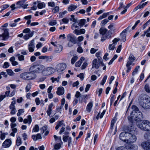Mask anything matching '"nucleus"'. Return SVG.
<instances>
[{"label":"nucleus","instance_id":"72a5a7b5","mask_svg":"<svg viewBox=\"0 0 150 150\" xmlns=\"http://www.w3.org/2000/svg\"><path fill=\"white\" fill-rule=\"evenodd\" d=\"M59 7L58 6H56L52 9V11L54 13H56L59 11Z\"/></svg>","mask_w":150,"mask_h":150},{"label":"nucleus","instance_id":"412c9836","mask_svg":"<svg viewBox=\"0 0 150 150\" xmlns=\"http://www.w3.org/2000/svg\"><path fill=\"white\" fill-rule=\"evenodd\" d=\"M33 32H34L33 31L30 32H29V34H27L23 36V38L25 40H28L30 38L32 37L33 35Z\"/></svg>","mask_w":150,"mask_h":150},{"label":"nucleus","instance_id":"f8f14e48","mask_svg":"<svg viewBox=\"0 0 150 150\" xmlns=\"http://www.w3.org/2000/svg\"><path fill=\"white\" fill-rule=\"evenodd\" d=\"M128 133L125 132H121L119 135L120 139L122 141L127 143V137H126L127 134Z\"/></svg>","mask_w":150,"mask_h":150},{"label":"nucleus","instance_id":"2eb2a0df","mask_svg":"<svg viewBox=\"0 0 150 150\" xmlns=\"http://www.w3.org/2000/svg\"><path fill=\"white\" fill-rule=\"evenodd\" d=\"M99 62H98L97 59H94L92 62V68H95L96 69H98L99 68Z\"/></svg>","mask_w":150,"mask_h":150},{"label":"nucleus","instance_id":"4c0bfd02","mask_svg":"<svg viewBox=\"0 0 150 150\" xmlns=\"http://www.w3.org/2000/svg\"><path fill=\"white\" fill-rule=\"evenodd\" d=\"M139 68V66H137L134 70L133 71V72L132 73V75L133 76H134L137 73V71H138V69Z\"/></svg>","mask_w":150,"mask_h":150},{"label":"nucleus","instance_id":"09e8293b","mask_svg":"<svg viewBox=\"0 0 150 150\" xmlns=\"http://www.w3.org/2000/svg\"><path fill=\"white\" fill-rule=\"evenodd\" d=\"M70 137H69L68 136H65L63 135V141L64 142H67L69 139V138Z\"/></svg>","mask_w":150,"mask_h":150},{"label":"nucleus","instance_id":"423d86ee","mask_svg":"<svg viewBox=\"0 0 150 150\" xmlns=\"http://www.w3.org/2000/svg\"><path fill=\"white\" fill-rule=\"evenodd\" d=\"M54 68L49 67L46 68L44 67L42 70V72L43 75L44 76L50 75L54 73Z\"/></svg>","mask_w":150,"mask_h":150},{"label":"nucleus","instance_id":"4be33fe9","mask_svg":"<svg viewBox=\"0 0 150 150\" xmlns=\"http://www.w3.org/2000/svg\"><path fill=\"white\" fill-rule=\"evenodd\" d=\"M108 28L110 29L108 32H109V34H110V32L112 31H114L115 30L116 28L115 27V25L113 23H110V25L108 26Z\"/></svg>","mask_w":150,"mask_h":150},{"label":"nucleus","instance_id":"f03ea898","mask_svg":"<svg viewBox=\"0 0 150 150\" xmlns=\"http://www.w3.org/2000/svg\"><path fill=\"white\" fill-rule=\"evenodd\" d=\"M20 77L23 79L31 80L35 79L36 77V75L30 71L22 73L20 75Z\"/></svg>","mask_w":150,"mask_h":150},{"label":"nucleus","instance_id":"0eeeda50","mask_svg":"<svg viewBox=\"0 0 150 150\" xmlns=\"http://www.w3.org/2000/svg\"><path fill=\"white\" fill-rule=\"evenodd\" d=\"M66 64L64 63H62L58 64L56 67V70L58 73H61L67 67Z\"/></svg>","mask_w":150,"mask_h":150},{"label":"nucleus","instance_id":"de8ad7c7","mask_svg":"<svg viewBox=\"0 0 150 150\" xmlns=\"http://www.w3.org/2000/svg\"><path fill=\"white\" fill-rule=\"evenodd\" d=\"M9 66V64L8 62H5L4 63L3 66L4 68L6 69Z\"/></svg>","mask_w":150,"mask_h":150},{"label":"nucleus","instance_id":"338daca9","mask_svg":"<svg viewBox=\"0 0 150 150\" xmlns=\"http://www.w3.org/2000/svg\"><path fill=\"white\" fill-rule=\"evenodd\" d=\"M24 140H25L27 138V135L26 133H24L22 134Z\"/></svg>","mask_w":150,"mask_h":150},{"label":"nucleus","instance_id":"6e6552de","mask_svg":"<svg viewBox=\"0 0 150 150\" xmlns=\"http://www.w3.org/2000/svg\"><path fill=\"white\" fill-rule=\"evenodd\" d=\"M25 1L26 0H23L17 2L16 4L17 6V8H18L21 7H22L23 8H26L28 6V4H25Z\"/></svg>","mask_w":150,"mask_h":150},{"label":"nucleus","instance_id":"5701e85b","mask_svg":"<svg viewBox=\"0 0 150 150\" xmlns=\"http://www.w3.org/2000/svg\"><path fill=\"white\" fill-rule=\"evenodd\" d=\"M107 33V35L106 36H104V35H102L101 40V41L103 42L107 39H108L111 38V35L112 33L109 34V32H108Z\"/></svg>","mask_w":150,"mask_h":150},{"label":"nucleus","instance_id":"bb28decb","mask_svg":"<svg viewBox=\"0 0 150 150\" xmlns=\"http://www.w3.org/2000/svg\"><path fill=\"white\" fill-rule=\"evenodd\" d=\"M77 8V6H76L71 4L68 7V10L69 11H71Z\"/></svg>","mask_w":150,"mask_h":150},{"label":"nucleus","instance_id":"7c9ffc66","mask_svg":"<svg viewBox=\"0 0 150 150\" xmlns=\"http://www.w3.org/2000/svg\"><path fill=\"white\" fill-rule=\"evenodd\" d=\"M38 8L39 9L45 7V4L44 2H40L37 5Z\"/></svg>","mask_w":150,"mask_h":150},{"label":"nucleus","instance_id":"5fc2aeb1","mask_svg":"<svg viewBox=\"0 0 150 150\" xmlns=\"http://www.w3.org/2000/svg\"><path fill=\"white\" fill-rule=\"evenodd\" d=\"M71 18H70V20L71 21H72L73 22L76 23L77 20L74 18V15H71Z\"/></svg>","mask_w":150,"mask_h":150},{"label":"nucleus","instance_id":"864d4df0","mask_svg":"<svg viewBox=\"0 0 150 150\" xmlns=\"http://www.w3.org/2000/svg\"><path fill=\"white\" fill-rule=\"evenodd\" d=\"M57 23L56 20H53L50 22L49 24L50 25H54L56 24Z\"/></svg>","mask_w":150,"mask_h":150},{"label":"nucleus","instance_id":"a211bd4d","mask_svg":"<svg viewBox=\"0 0 150 150\" xmlns=\"http://www.w3.org/2000/svg\"><path fill=\"white\" fill-rule=\"evenodd\" d=\"M32 121V117L30 115H29L27 116V119H25L23 120V123L25 124L28 123L29 125H30Z\"/></svg>","mask_w":150,"mask_h":150},{"label":"nucleus","instance_id":"052dcab7","mask_svg":"<svg viewBox=\"0 0 150 150\" xmlns=\"http://www.w3.org/2000/svg\"><path fill=\"white\" fill-rule=\"evenodd\" d=\"M74 33L77 35H79L81 34L80 30L75 29L73 32Z\"/></svg>","mask_w":150,"mask_h":150},{"label":"nucleus","instance_id":"79ce46f5","mask_svg":"<svg viewBox=\"0 0 150 150\" xmlns=\"http://www.w3.org/2000/svg\"><path fill=\"white\" fill-rule=\"evenodd\" d=\"M6 71L8 74L10 76H12L14 74L13 71L11 69H8L6 70Z\"/></svg>","mask_w":150,"mask_h":150},{"label":"nucleus","instance_id":"4468645a","mask_svg":"<svg viewBox=\"0 0 150 150\" xmlns=\"http://www.w3.org/2000/svg\"><path fill=\"white\" fill-rule=\"evenodd\" d=\"M11 140L7 139L2 144V146L5 148L9 147L11 145Z\"/></svg>","mask_w":150,"mask_h":150},{"label":"nucleus","instance_id":"39448f33","mask_svg":"<svg viewBox=\"0 0 150 150\" xmlns=\"http://www.w3.org/2000/svg\"><path fill=\"white\" fill-rule=\"evenodd\" d=\"M130 132L127 134V143H132L135 142L137 139V137L135 135L132 133V130L130 129Z\"/></svg>","mask_w":150,"mask_h":150},{"label":"nucleus","instance_id":"58836bf2","mask_svg":"<svg viewBox=\"0 0 150 150\" xmlns=\"http://www.w3.org/2000/svg\"><path fill=\"white\" fill-rule=\"evenodd\" d=\"M60 78V77L59 76H58L57 78L52 77L51 78V80H52V83L54 82L55 81H57V82H58Z\"/></svg>","mask_w":150,"mask_h":150},{"label":"nucleus","instance_id":"680f3d73","mask_svg":"<svg viewBox=\"0 0 150 150\" xmlns=\"http://www.w3.org/2000/svg\"><path fill=\"white\" fill-rule=\"evenodd\" d=\"M121 36H122L121 41L122 42H125L126 38V35L125 34H122V35Z\"/></svg>","mask_w":150,"mask_h":150},{"label":"nucleus","instance_id":"1a4fd4ad","mask_svg":"<svg viewBox=\"0 0 150 150\" xmlns=\"http://www.w3.org/2000/svg\"><path fill=\"white\" fill-rule=\"evenodd\" d=\"M67 37L69 41H70L74 44L76 43V39L74 35L69 34L67 35Z\"/></svg>","mask_w":150,"mask_h":150},{"label":"nucleus","instance_id":"f704fd0d","mask_svg":"<svg viewBox=\"0 0 150 150\" xmlns=\"http://www.w3.org/2000/svg\"><path fill=\"white\" fill-rule=\"evenodd\" d=\"M21 144V138L18 137L17 138L16 141V145L17 146H20Z\"/></svg>","mask_w":150,"mask_h":150},{"label":"nucleus","instance_id":"bf43d9fd","mask_svg":"<svg viewBox=\"0 0 150 150\" xmlns=\"http://www.w3.org/2000/svg\"><path fill=\"white\" fill-rule=\"evenodd\" d=\"M31 85L29 84H28L25 87V90L26 92L29 91L31 88Z\"/></svg>","mask_w":150,"mask_h":150},{"label":"nucleus","instance_id":"13d9d810","mask_svg":"<svg viewBox=\"0 0 150 150\" xmlns=\"http://www.w3.org/2000/svg\"><path fill=\"white\" fill-rule=\"evenodd\" d=\"M35 101L37 105H39L40 103V100L39 98H35Z\"/></svg>","mask_w":150,"mask_h":150},{"label":"nucleus","instance_id":"a878e982","mask_svg":"<svg viewBox=\"0 0 150 150\" xmlns=\"http://www.w3.org/2000/svg\"><path fill=\"white\" fill-rule=\"evenodd\" d=\"M117 120L116 116H115L112 119L111 122L110 129H112L113 127L114 126V124L115 123Z\"/></svg>","mask_w":150,"mask_h":150},{"label":"nucleus","instance_id":"f257e3e1","mask_svg":"<svg viewBox=\"0 0 150 150\" xmlns=\"http://www.w3.org/2000/svg\"><path fill=\"white\" fill-rule=\"evenodd\" d=\"M132 108L133 110L130 116L128 117V120L131 123L134 120L137 121V126L141 129L146 131H150V122L142 120L143 118L142 113L136 106L133 105Z\"/></svg>","mask_w":150,"mask_h":150},{"label":"nucleus","instance_id":"473e14b6","mask_svg":"<svg viewBox=\"0 0 150 150\" xmlns=\"http://www.w3.org/2000/svg\"><path fill=\"white\" fill-rule=\"evenodd\" d=\"M86 22V20L84 19H81L79 22V25L81 27L83 26L85 24Z\"/></svg>","mask_w":150,"mask_h":150},{"label":"nucleus","instance_id":"37998d69","mask_svg":"<svg viewBox=\"0 0 150 150\" xmlns=\"http://www.w3.org/2000/svg\"><path fill=\"white\" fill-rule=\"evenodd\" d=\"M144 89L146 92L147 93H149L150 92L149 87L148 84H146L145 85L144 87Z\"/></svg>","mask_w":150,"mask_h":150},{"label":"nucleus","instance_id":"e2e57ef3","mask_svg":"<svg viewBox=\"0 0 150 150\" xmlns=\"http://www.w3.org/2000/svg\"><path fill=\"white\" fill-rule=\"evenodd\" d=\"M52 110L51 109H49L48 108V109L46 111L47 115L50 116L52 113Z\"/></svg>","mask_w":150,"mask_h":150},{"label":"nucleus","instance_id":"2f4dec72","mask_svg":"<svg viewBox=\"0 0 150 150\" xmlns=\"http://www.w3.org/2000/svg\"><path fill=\"white\" fill-rule=\"evenodd\" d=\"M39 130V127L38 125H36L34 127L32 130V132H38Z\"/></svg>","mask_w":150,"mask_h":150},{"label":"nucleus","instance_id":"c03bdc74","mask_svg":"<svg viewBox=\"0 0 150 150\" xmlns=\"http://www.w3.org/2000/svg\"><path fill=\"white\" fill-rule=\"evenodd\" d=\"M78 57L77 56H74L71 59V62L72 64H74L75 62L77 60Z\"/></svg>","mask_w":150,"mask_h":150},{"label":"nucleus","instance_id":"603ef678","mask_svg":"<svg viewBox=\"0 0 150 150\" xmlns=\"http://www.w3.org/2000/svg\"><path fill=\"white\" fill-rule=\"evenodd\" d=\"M61 146V145L60 143H57L54 145V149L55 150H58L60 148Z\"/></svg>","mask_w":150,"mask_h":150},{"label":"nucleus","instance_id":"9d476101","mask_svg":"<svg viewBox=\"0 0 150 150\" xmlns=\"http://www.w3.org/2000/svg\"><path fill=\"white\" fill-rule=\"evenodd\" d=\"M4 32L3 34L0 35V37H2V39L3 40H6L7 39L9 36L8 30L7 29H4Z\"/></svg>","mask_w":150,"mask_h":150},{"label":"nucleus","instance_id":"7ed1b4c3","mask_svg":"<svg viewBox=\"0 0 150 150\" xmlns=\"http://www.w3.org/2000/svg\"><path fill=\"white\" fill-rule=\"evenodd\" d=\"M140 105L144 108L150 109V97L146 96L144 98L142 101L140 102Z\"/></svg>","mask_w":150,"mask_h":150},{"label":"nucleus","instance_id":"0e129e2a","mask_svg":"<svg viewBox=\"0 0 150 150\" xmlns=\"http://www.w3.org/2000/svg\"><path fill=\"white\" fill-rule=\"evenodd\" d=\"M68 147H70V144H71V138L70 137L69 138V139L68 140Z\"/></svg>","mask_w":150,"mask_h":150},{"label":"nucleus","instance_id":"b1692460","mask_svg":"<svg viewBox=\"0 0 150 150\" xmlns=\"http://www.w3.org/2000/svg\"><path fill=\"white\" fill-rule=\"evenodd\" d=\"M62 48L63 47L61 45H57L55 48V51L57 53L60 52L62 51Z\"/></svg>","mask_w":150,"mask_h":150},{"label":"nucleus","instance_id":"f3484780","mask_svg":"<svg viewBox=\"0 0 150 150\" xmlns=\"http://www.w3.org/2000/svg\"><path fill=\"white\" fill-rule=\"evenodd\" d=\"M126 147L129 150H137V146L134 144H128L126 146Z\"/></svg>","mask_w":150,"mask_h":150},{"label":"nucleus","instance_id":"20e7f679","mask_svg":"<svg viewBox=\"0 0 150 150\" xmlns=\"http://www.w3.org/2000/svg\"><path fill=\"white\" fill-rule=\"evenodd\" d=\"M44 66L40 64L35 65L30 67L29 70L31 72L39 73L42 71Z\"/></svg>","mask_w":150,"mask_h":150},{"label":"nucleus","instance_id":"ddd939ff","mask_svg":"<svg viewBox=\"0 0 150 150\" xmlns=\"http://www.w3.org/2000/svg\"><path fill=\"white\" fill-rule=\"evenodd\" d=\"M141 145L145 150H150V142H143L141 144Z\"/></svg>","mask_w":150,"mask_h":150},{"label":"nucleus","instance_id":"c85d7f7f","mask_svg":"<svg viewBox=\"0 0 150 150\" xmlns=\"http://www.w3.org/2000/svg\"><path fill=\"white\" fill-rule=\"evenodd\" d=\"M16 103V101L15 100H14L13 101H12L10 105L9 106V108L10 110H13V109H15V104Z\"/></svg>","mask_w":150,"mask_h":150},{"label":"nucleus","instance_id":"cd10ccee","mask_svg":"<svg viewBox=\"0 0 150 150\" xmlns=\"http://www.w3.org/2000/svg\"><path fill=\"white\" fill-rule=\"evenodd\" d=\"M107 30H108L106 28H101L99 30L100 33L102 35H104Z\"/></svg>","mask_w":150,"mask_h":150},{"label":"nucleus","instance_id":"6e6d98bb","mask_svg":"<svg viewBox=\"0 0 150 150\" xmlns=\"http://www.w3.org/2000/svg\"><path fill=\"white\" fill-rule=\"evenodd\" d=\"M87 65L88 64L86 62H84L81 67V69H85Z\"/></svg>","mask_w":150,"mask_h":150},{"label":"nucleus","instance_id":"8fccbe9b","mask_svg":"<svg viewBox=\"0 0 150 150\" xmlns=\"http://www.w3.org/2000/svg\"><path fill=\"white\" fill-rule=\"evenodd\" d=\"M9 7V6L7 4H4L2 6V10L0 11L1 12H2V11L6 9L7 8Z\"/></svg>","mask_w":150,"mask_h":150},{"label":"nucleus","instance_id":"69168bd1","mask_svg":"<svg viewBox=\"0 0 150 150\" xmlns=\"http://www.w3.org/2000/svg\"><path fill=\"white\" fill-rule=\"evenodd\" d=\"M67 13V11H64L62 12H60L59 13V16L62 17H63V16L64 15Z\"/></svg>","mask_w":150,"mask_h":150},{"label":"nucleus","instance_id":"9b49d317","mask_svg":"<svg viewBox=\"0 0 150 150\" xmlns=\"http://www.w3.org/2000/svg\"><path fill=\"white\" fill-rule=\"evenodd\" d=\"M34 42V40L33 39L30 42L28 45V49L30 52H33L34 51V49L35 47Z\"/></svg>","mask_w":150,"mask_h":150},{"label":"nucleus","instance_id":"a18cd8bd","mask_svg":"<svg viewBox=\"0 0 150 150\" xmlns=\"http://www.w3.org/2000/svg\"><path fill=\"white\" fill-rule=\"evenodd\" d=\"M24 112V110L23 109H20L18 110V112L17 113L18 116H19L22 114Z\"/></svg>","mask_w":150,"mask_h":150},{"label":"nucleus","instance_id":"e433bc0d","mask_svg":"<svg viewBox=\"0 0 150 150\" xmlns=\"http://www.w3.org/2000/svg\"><path fill=\"white\" fill-rule=\"evenodd\" d=\"M135 59V58L132 54H130L129 57V61L133 62Z\"/></svg>","mask_w":150,"mask_h":150},{"label":"nucleus","instance_id":"c9c22d12","mask_svg":"<svg viewBox=\"0 0 150 150\" xmlns=\"http://www.w3.org/2000/svg\"><path fill=\"white\" fill-rule=\"evenodd\" d=\"M149 133L148 132L145 133L144 135V137L146 139L150 140V136L149 135Z\"/></svg>","mask_w":150,"mask_h":150},{"label":"nucleus","instance_id":"6ab92c4d","mask_svg":"<svg viewBox=\"0 0 150 150\" xmlns=\"http://www.w3.org/2000/svg\"><path fill=\"white\" fill-rule=\"evenodd\" d=\"M64 93V89L63 87H60L58 88L57 93L59 95H63Z\"/></svg>","mask_w":150,"mask_h":150},{"label":"nucleus","instance_id":"aec40b11","mask_svg":"<svg viewBox=\"0 0 150 150\" xmlns=\"http://www.w3.org/2000/svg\"><path fill=\"white\" fill-rule=\"evenodd\" d=\"M93 106V102L91 101L89 102L87 105L86 108V110L88 112H90L91 109H92Z\"/></svg>","mask_w":150,"mask_h":150},{"label":"nucleus","instance_id":"3c124183","mask_svg":"<svg viewBox=\"0 0 150 150\" xmlns=\"http://www.w3.org/2000/svg\"><path fill=\"white\" fill-rule=\"evenodd\" d=\"M48 6L54 7L55 6V3L54 2H49L48 3Z\"/></svg>","mask_w":150,"mask_h":150},{"label":"nucleus","instance_id":"4d7b16f0","mask_svg":"<svg viewBox=\"0 0 150 150\" xmlns=\"http://www.w3.org/2000/svg\"><path fill=\"white\" fill-rule=\"evenodd\" d=\"M83 73H80L79 74L77 75V76L79 77L81 80H83Z\"/></svg>","mask_w":150,"mask_h":150},{"label":"nucleus","instance_id":"c756f323","mask_svg":"<svg viewBox=\"0 0 150 150\" xmlns=\"http://www.w3.org/2000/svg\"><path fill=\"white\" fill-rule=\"evenodd\" d=\"M16 56L18 58V60L20 61H23L24 59V56L23 55H21L20 54H18L16 55Z\"/></svg>","mask_w":150,"mask_h":150},{"label":"nucleus","instance_id":"a19ab883","mask_svg":"<svg viewBox=\"0 0 150 150\" xmlns=\"http://www.w3.org/2000/svg\"><path fill=\"white\" fill-rule=\"evenodd\" d=\"M109 22L108 20L107 19H105L101 21L100 25L101 26L104 25Z\"/></svg>","mask_w":150,"mask_h":150},{"label":"nucleus","instance_id":"ea45409f","mask_svg":"<svg viewBox=\"0 0 150 150\" xmlns=\"http://www.w3.org/2000/svg\"><path fill=\"white\" fill-rule=\"evenodd\" d=\"M107 78V76L106 75L105 76L100 83V84L101 85H103L105 83L106 80Z\"/></svg>","mask_w":150,"mask_h":150},{"label":"nucleus","instance_id":"774afa93","mask_svg":"<svg viewBox=\"0 0 150 150\" xmlns=\"http://www.w3.org/2000/svg\"><path fill=\"white\" fill-rule=\"evenodd\" d=\"M62 21L63 23H67L69 21V20L66 18H64L62 19Z\"/></svg>","mask_w":150,"mask_h":150},{"label":"nucleus","instance_id":"dca6fc26","mask_svg":"<svg viewBox=\"0 0 150 150\" xmlns=\"http://www.w3.org/2000/svg\"><path fill=\"white\" fill-rule=\"evenodd\" d=\"M38 58L40 59H45L47 62H50L52 60V58L47 56H41L39 57Z\"/></svg>","mask_w":150,"mask_h":150},{"label":"nucleus","instance_id":"393cba45","mask_svg":"<svg viewBox=\"0 0 150 150\" xmlns=\"http://www.w3.org/2000/svg\"><path fill=\"white\" fill-rule=\"evenodd\" d=\"M85 59V58L83 57H81L78 61L76 62L75 65L76 67H80L82 62Z\"/></svg>","mask_w":150,"mask_h":150},{"label":"nucleus","instance_id":"49530a36","mask_svg":"<svg viewBox=\"0 0 150 150\" xmlns=\"http://www.w3.org/2000/svg\"><path fill=\"white\" fill-rule=\"evenodd\" d=\"M0 138L1 140H4L5 138V136L4 134L3 133H2L1 131H0Z\"/></svg>","mask_w":150,"mask_h":150}]
</instances>
